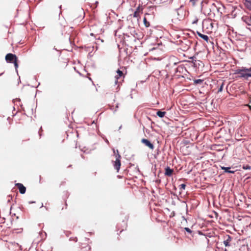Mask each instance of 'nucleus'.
<instances>
[{"label": "nucleus", "mask_w": 251, "mask_h": 251, "mask_svg": "<svg viewBox=\"0 0 251 251\" xmlns=\"http://www.w3.org/2000/svg\"><path fill=\"white\" fill-rule=\"evenodd\" d=\"M140 6H138L136 11L134 12L133 17L135 18H138L139 16V10H140Z\"/></svg>", "instance_id": "obj_12"}, {"label": "nucleus", "mask_w": 251, "mask_h": 251, "mask_svg": "<svg viewBox=\"0 0 251 251\" xmlns=\"http://www.w3.org/2000/svg\"><path fill=\"white\" fill-rule=\"evenodd\" d=\"M59 8H60V9H61V5H60V6H59Z\"/></svg>", "instance_id": "obj_32"}, {"label": "nucleus", "mask_w": 251, "mask_h": 251, "mask_svg": "<svg viewBox=\"0 0 251 251\" xmlns=\"http://www.w3.org/2000/svg\"><path fill=\"white\" fill-rule=\"evenodd\" d=\"M243 168L245 170H250L251 169V166L250 165H247L245 166H243Z\"/></svg>", "instance_id": "obj_20"}, {"label": "nucleus", "mask_w": 251, "mask_h": 251, "mask_svg": "<svg viewBox=\"0 0 251 251\" xmlns=\"http://www.w3.org/2000/svg\"><path fill=\"white\" fill-rule=\"evenodd\" d=\"M224 251H226V249H225Z\"/></svg>", "instance_id": "obj_33"}, {"label": "nucleus", "mask_w": 251, "mask_h": 251, "mask_svg": "<svg viewBox=\"0 0 251 251\" xmlns=\"http://www.w3.org/2000/svg\"><path fill=\"white\" fill-rule=\"evenodd\" d=\"M203 80L201 79H195L194 80V84H201L202 83Z\"/></svg>", "instance_id": "obj_14"}, {"label": "nucleus", "mask_w": 251, "mask_h": 251, "mask_svg": "<svg viewBox=\"0 0 251 251\" xmlns=\"http://www.w3.org/2000/svg\"><path fill=\"white\" fill-rule=\"evenodd\" d=\"M35 201H29V203H35Z\"/></svg>", "instance_id": "obj_27"}, {"label": "nucleus", "mask_w": 251, "mask_h": 251, "mask_svg": "<svg viewBox=\"0 0 251 251\" xmlns=\"http://www.w3.org/2000/svg\"><path fill=\"white\" fill-rule=\"evenodd\" d=\"M197 0H190V2H192L193 5H195Z\"/></svg>", "instance_id": "obj_22"}, {"label": "nucleus", "mask_w": 251, "mask_h": 251, "mask_svg": "<svg viewBox=\"0 0 251 251\" xmlns=\"http://www.w3.org/2000/svg\"><path fill=\"white\" fill-rule=\"evenodd\" d=\"M75 242H77V239L75 238Z\"/></svg>", "instance_id": "obj_28"}, {"label": "nucleus", "mask_w": 251, "mask_h": 251, "mask_svg": "<svg viewBox=\"0 0 251 251\" xmlns=\"http://www.w3.org/2000/svg\"><path fill=\"white\" fill-rule=\"evenodd\" d=\"M245 69L246 67H242L241 69H236L234 71V74L239 75L238 76L239 78H244L245 79H248L249 77H251V73H248Z\"/></svg>", "instance_id": "obj_1"}, {"label": "nucleus", "mask_w": 251, "mask_h": 251, "mask_svg": "<svg viewBox=\"0 0 251 251\" xmlns=\"http://www.w3.org/2000/svg\"><path fill=\"white\" fill-rule=\"evenodd\" d=\"M16 186L18 188L21 194H24L25 193L26 188L22 183H16Z\"/></svg>", "instance_id": "obj_5"}, {"label": "nucleus", "mask_w": 251, "mask_h": 251, "mask_svg": "<svg viewBox=\"0 0 251 251\" xmlns=\"http://www.w3.org/2000/svg\"><path fill=\"white\" fill-rule=\"evenodd\" d=\"M247 2V6L249 8H251V0H245Z\"/></svg>", "instance_id": "obj_19"}, {"label": "nucleus", "mask_w": 251, "mask_h": 251, "mask_svg": "<svg viewBox=\"0 0 251 251\" xmlns=\"http://www.w3.org/2000/svg\"><path fill=\"white\" fill-rule=\"evenodd\" d=\"M142 143H144L146 146L148 147L150 149L153 150L154 149L153 145L150 142L148 139H143Z\"/></svg>", "instance_id": "obj_6"}, {"label": "nucleus", "mask_w": 251, "mask_h": 251, "mask_svg": "<svg viewBox=\"0 0 251 251\" xmlns=\"http://www.w3.org/2000/svg\"><path fill=\"white\" fill-rule=\"evenodd\" d=\"M173 172V170L171 169L170 167H167L165 169V174L167 176H171Z\"/></svg>", "instance_id": "obj_9"}, {"label": "nucleus", "mask_w": 251, "mask_h": 251, "mask_svg": "<svg viewBox=\"0 0 251 251\" xmlns=\"http://www.w3.org/2000/svg\"><path fill=\"white\" fill-rule=\"evenodd\" d=\"M180 69H183L182 67H180V66H178L176 69V72H178V71H179V70Z\"/></svg>", "instance_id": "obj_24"}, {"label": "nucleus", "mask_w": 251, "mask_h": 251, "mask_svg": "<svg viewBox=\"0 0 251 251\" xmlns=\"http://www.w3.org/2000/svg\"><path fill=\"white\" fill-rule=\"evenodd\" d=\"M165 114H166L165 112H163V111H158L156 113V115L160 118L164 117Z\"/></svg>", "instance_id": "obj_13"}, {"label": "nucleus", "mask_w": 251, "mask_h": 251, "mask_svg": "<svg viewBox=\"0 0 251 251\" xmlns=\"http://www.w3.org/2000/svg\"><path fill=\"white\" fill-rule=\"evenodd\" d=\"M245 70H247V72L248 73H251V68H246V69H245Z\"/></svg>", "instance_id": "obj_23"}, {"label": "nucleus", "mask_w": 251, "mask_h": 251, "mask_svg": "<svg viewBox=\"0 0 251 251\" xmlns=\"http://www.w3.org/2000/svg\"><path fill=\"white\" fill-rule=\"evenodd\" d=\"M176 58L175 56H172L170 59V62L166 65V68H169L170 67H173L177 64V62H174Z\"/></svg>", "instance_id": "obj_4"}, {"label": "nucleus", "mask_w": 251, "mask_h": 251, "mask_svg": "<svg viewBox=\"0 0 251 251\" xmlns=\"http://www.w3.org/2000/svg\"><path fill=\"white\" fill-rule=\"evenodd\" d=\"M116 89H117V91H118V86L117 87V88H116Z\"/></svg>", "instance_id": "obj_30"}, {"label": "nucleus", "mask_w": 251, "mask_h": 251, "mask_svg": "<svg viewBox=\"0 0 251 251\" xmlns=\"http://www.w3.org/2000/svg\"><path fill=\"white\" fill-rule=\"evenodd\" d=\"M2 74H0V75H1Z\"/></svg>", "instance_id": "obj_34"}, {"label": "nucleus", "mask_w": 251, "mask_h": 251, "mask_svg": "<svg viewBox=\"0 0 251 251\" xmlns=\"http://www.w3.org/2000/svg\"><path fill=\"white\" fill-rule=\"evenodd\" d=\"M16 246L19 247L20 249L21 250H22V248H21V246L19 245L18 244L16 243Z\"/></svg>", "instance_id": "obj_25"}, {"label": "nucleus", "mask_w": 251, "mask_h": 251, "mask_svg": "<svg viewBox=\"0 0 251 251\" xmlns=\"http://www.w3.org/2000/svg\"><path fill=\"white\" fill-rule=\"evenodd\" d=\"M144 23L146 27H148L150 26V23L147 21L146 18H144Z\"/></svg>", "instance_id": "obj_17"}, {"label": "nucleus", "mask_w": 251, "mask_h": 251, "mask_svg": "<svg viewBox=\"0 0 251 251\" xmlns=\"http://www.w3.org/2000/svg\"><path fill=\"white\" fill-rule=\"evenodd\" d=\"M190 58L191 59L194 60V59L195 58V57H194V56L191 57Z\"/></svg>", "instance_id": "obj_26"}, {"label": "nucleus", "mask_w": 251, "mask_h": 251, "mask_svg": "<svg viewBox=\"0 0 251 251\" xmlns=\"http://www.w3.org/2000/svg\"><path fill=\"white\" fill-rule=\"evenodd\" d=\"M183 230L188 232L190 234H191L192 233V231L188 227H184L183 228Z\"/></svg>", "instance_id": "obj_15"}, {"label": "nucleus", "mask_w": 251, "mask_h": 251, "mask_svg": "<svg viewBox=\"0 0 251 251\" xmlns=\"http://www.w3.org/2000/svg\"><path fill=\"white\" fill-rule=\"evenodd\" d=\"M231 237L229 235H227L226 239H225L223 242L224 245L226 247H230L231 245L230 243L231 241Z\"/></svg>", "instance_id": "obj_7"}, {"label": "nucleus", "mask_w": 251, "mask_h": 251, "mask_svg": "<svg viewBox=\"0 0 251 251\" xmlns=\"http://www.w3.org/2000/svg\"><path fill=\"white\" fill-rule=\"evenodd\" d=\"M14 66L15 67V69H16V71L17 72H18V63H17V60H15L14 62Z\"/></svg>", "instance_id": "obj_18"}, {"label": "nucleus", "mask_w": 251, "mask_h": 251, "mask_svg": "<svg viewBox=\"0 0 251 251\" xmlns=\"http://www.w3.org/2000/svg\"><path fill=\"white\" fill-rule=\"evenodd\" d=\"M197 34L201 38L204 40L205 41L208 42L209 39L208 36L202 34L198 31H197Z\"/></svg>", "instance_id": "obj_11"}, {"label": "nucleus", "mask_w": 251, "mask_h": 251, "mask_svg": "<svg viewBox=\"0 0 251 251\" xmlns=\"http://www.w3.org/2000/svg\"><path fill=\"white\" fill-rule=\"evenodd\" d=\"M224 85V82H223L222 83L221 85H220L219 88L218 89V92H221L223 91Z\"/></svg>", "instance_id": "obj_16"}, {"label": "nucleus", "mask_w": 251, "mask_h": 251, "mask_svg": "<svg viewBox=\"0 0 251 251\" xmlns=\"http://www.w3.org/2000/svg\"><path fill=\"white\" fill-rule=\"evenodd\" d=\"M117 73L118 75L116 76H115V84H117L118 78L120 76H122V75H123L122 71H120L119 69L117 71Z\"/></svg>", "instance_id": "obj_8"}, {"label": "nucleus", "mask_w": 251, "mask_h": 251, "mask_svg": "<svg viewBox=\"0 0 251 251\" xmlns=\"http://www.w3.org/2000/svg\"><path fill=\"white\" fill-rule=\"evenodd\" d=\"M5 60L7 62L12 63L15 60H17V57L16 55L9 53L6 55Z\"/></svg>", "instance_id": "obj_3"}, {"label": "nucleus", "mask_w": 251, "mask_h": 251, "mask_svg": "<svg viewBox=\"0 0 251 251\" xmlns=\"http://www.w3.org/2000/svg\"><path fill=\"white\" fill-rule=\"evenodd\" d=\"M121 128H122V126H120V127H119V129H121Z\"/></svg>", "instance_id": "obj_29"}, {"label": "nucleus", "mask_w": 251, "mask_h": 251, "mask_svg": "<svg viewBox=\"0 0 251 251\" xmlns=\"http://www.w3.org/2000/svg\"><path fill=\"white\" fill-rule=\"evenodd\" d=\"M248 25H251V24H249V23H248Z\"/></svg>", "instance_id": "obj_31"}, {"label": "nucleus", "mask_w": 251, "mask_h": 251, "mask_svg": "<svg viewBox=\"0 0 251 251\" xmlns=\"http://www.w3.org/2000/svg\"><path fill=\"white\" fill-rule=\"evenodd\" d=\"M222 169L225 171V173H228L230 174H234L235 173L234 171H231L230 167H222Z\"/></svg>", "instance_id": "obj_10"}, {"label": "nucleus", "mask_w": 251, "mask_h": 251, "mask_svg": "<svg viewBox=\"0 0 251 251\" xmlns=\"http://www.w3.org/2000/svg\"><path fill=\"white\" fill-rule=\"evenodd\" d=\"M185 187H186V185L185 184H181L179 186V189L180 190H184L185 189Z\"/></svg>", "instance_id": "obj_21"}, {"label": "nucleus", "mask_w": 251, "mask_h": 251, "mask_svg": "<svg viewBox=\"0 0 251 251\" xmlns=\"http://www.w3.org/2000/svg\"><path fill=\"white\" fill-rule=\"evenodd\" d=\"M113 151L115 156L116 160L115 161H113V165L114 169L117 171V172H118L120 169L121 165L120 161L121 157L118 150L116 151L117 153H116L115 150H114Z\"/></svg>", "instance_id": "obj_2"}]
</instances>
